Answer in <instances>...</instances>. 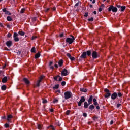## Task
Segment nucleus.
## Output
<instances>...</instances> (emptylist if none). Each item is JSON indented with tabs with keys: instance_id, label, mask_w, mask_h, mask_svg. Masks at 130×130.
Returning a JSON list of instances; mask_svg holds the SVG:
<instances>
[{
	"instance_id": "nucleus-1",
	"label": "nucleus",
	"mask_w": 130,
	"mask_h": 130,
	"mask_svg": "<svg viewBox=\"0 0 130 130\" xmlns=\"http://www.w3.org/2000/svg\"><path fill=\"white\" fill-rule=\"evenodd\" d=\"M86 101V99H85V97L81 96L80 101L78 102V106H81L82 103L84 102V108H88V102H85Z\"/></svg>"
},
{
	"instance_id": "nucleus-2",
	"label": "nucleus",
	"mask_w": 130,
	"mask_h": 130,
	"mask_svg": "<svg viewBox=\"0 0 130 130\" xmlns=\"http://www.w3.org/2000/svg\"><path fill=\"white\" fill-rule=\"evenodd\" d=\"M64 95L66 100H68V99H70V98L73 97V93L70 91L65 92Z\"/></svg>"
},
{
	"instance_id": "nucleus-3",
	"label": "nucleus",
	"mask_w": 130,
	"mask_h": 130,
	"mask_svg": "<svg viewBox=\"0 0 130 130\" xmlns=\"http://www.w3.org/2000/svg\"><path fill=\"white\" fill-rule=\"evenodd\" d=\"M71 37H72V38H67L66 39V42L67 43H69V44H72V43H73V42H74V41H75V37H74V36L71 35Z\"/></svg>"
},
{
	"instance_id": "nucleus-4",
	"label": "nucleus",
	"mask_w": 130,
	"mask_h": 130,
	"mask_svg": "<svg viewBox=\"0 0 130 130\" xmlns=\"http://www.w3.org/2000/svg\"><path fill=\"white\" fill-rule=\"evenodd\" d=\"M111 11L113 13H116L117 12V8L113 6V5H111L109 8H108V11L109 12H111Z\"/></svg>"
},
{
	"instance_id": "nucleus-5",
	"label": "nucleus",
	"mask_w": 130,
	"mask_h": 130,
	"mask_svg": "<svg viewBox=\"0 0 130 130\" xmlns=\"http://www.w3.org/2000/svg\"><path fill=\"white\" fill-rule=\"evenodd\" d=\"M104 92L106 93V94L104 95L105 98H108V97H110L111 95V93H110L109 90L107 88H105L104 89Z\"/></svg>"
},
{
	"instance_id": "nucleus-6",
	"label": "nucleus",
	"mask_w": 130,
	"mask_h": 130,
	"mask_svg": "<svg viewBox=\"0 0 130 130\" xmlns=\"http://www.w3.org/2000/svg\"><path fill=\"white\" fill-rule=\"evenodd\" d=\"M19 35L17 32H14L13 35L14 40L15 42H18L20 39H19Z\"/></svg>"
},
{
	"instance_id": "nucleus-7",
	"label": "nucleus",
	"mask_w": 130,
	"mask_h": 130,
	"mask_svg": "<svg viewBox=\"0 0 130 130\" xmlns=\"http://www.w3.org/2000/svg\"><path fill=\"white\" fill-rule=\"evenodd\" d=\"M54 80H55V81H58V82H61V81H62V78L59 75H57L54 77Z\"/></svg>"
},
{
	"instance_id": "nucleus-8",
	"label": "nucleus",
	"mask_w": 130,
	"mask_h": 130,
	"mask_svg": "<svg viewBox=\"0 0 130 130\" xmlns=\"http://www.w3.org/2000/svg\"><path fill=\"white\" fill-rule=\"evenodd\" d=\"M43 78H44V76H41L40 77L39 79L37 81V87H39V86H40V83H41V81H42V80H43Z\"/></svg>"
},
{
	"instance_id": "nucleus-9",
	"label": "nucleus",
	"mask_w": 130,
	"mask_h": 130,
	"mask_svg": "<svg viewBox=\"0 0 130 130\" xmlns=\"http://www.w3.org/2000/svg\"><path fill=\"white\" fill-rule=\"evenodd\" d=\"M62 76H68L69 75V72H68V70L67 69H64L61 72Z\"/></svg>"
},
{
	"instance_id": "nucleus-10",
	"label": "nucleus",
	"mask_w": 130,
	"mask_h": 130,
	"mask_svg": "<svg viewBox=\"0 0 130 130\" xmlns=\"http://www.w3.org/2000/svg\"><path fill=\"white\" fill-rule=\"evenodd\" d=\"M92 58L96 59L98 57V54L96 51H93L92 53Z\"/></svg>"
},
{
	"instance_id": "nucleus-11",
	"label": "nucleus",
	"mask_w": 130,
	"mask_h": 130,
	"mask_svg": "<svg viewBox=\"0 0 130 130\" xmlns=\"http://www.w3.org/2000/svg\"><path fill=\"white\" fill-rule=\"evenodd\" d=\"M2 11L4 12V13H5V15H9V16H11V15H12V13H11L10 11H7V8L3 9Z\"/></svg>"
},
{
	"instance_id": "nucleus-12",
	"label": "nucleus",
	"mask_w": 130,
	"mask_h": 130,
	"mask_svg": "<svg viewBox=\"0 0 130 130\" xmlns=\"http://www.w3.org/2000/svg\"><path fill=\"white\" fill-rule=\"evenodd\" d=\"M116 98H117V93H116V92H114L111 95V99L115 100V99H116Z\"/></svg>"
},
{
	"instance_id": "nucleus-13",
	"label": "nucleus",
	"mask_w": 130,
	"mask_h": 130,
	"mask_svg": "<svg viewBox=\"0 0 130 130\" xmlns=\"http://www.w3.org/2000/svg\"><path fill=\"white\" fill-rule=\"evenodd\" d=\"M67 57H68L69 58H70V59H71V60L72 61H74V60H75V57H72V55H71V54L70 53H67Z\"/></svg>"
},
{
	"instance_id": "nucleus-14",
	"label": "nucleus",
	"mask_w": 130,
	"mask_h": 130,
	"mask_svg": "<svg viewBox=\"0 0 130 130\" xmlns=\"http://www.w3.org/2000/svg\"><path fill=\"white\" fill-rule=\"evenodd\" d=\"M6 44L7 46V47H10L12 46V44H13V42L12 41H8L6 42Z\"/></svg>"
},
{
	"instance_id": "nucleus-15",
	"label": "nucleus",
	"mask_w": 130,
	"mask_h": 130,
	"mask_svg": "<svg viewBox=\"0 0 130 130\" xmlns=\"http://www.w3.org/2000/svg\"><path fill=\"white\" fill-rule=\"evenodd\" d=\"M88 104L90 105V104H92L93 103V95H91L88 100Z\"/></svg>"
},
{
	"instance_id": "nucleus-16",
	"label": "nucleus",
	"mask_w": 130,
	"mask_h": 130,
	"mask_svg": "<svg viewBox=\"0 0 130 130\" xmlns=\"http://www.w3.org/2000/svg\"><path fill=\"white\" fill-rule=\"evenodd\" d=\"M80 58H83V59H85V58H87V53L86 52H84L80 56Z\"/></svg>"
},
{
	"instance_id": "nucleus-17",
	"label": "nucleus",
	"mask_w": 130,
	"mask_h": 130,
	"mask_svg": "<svg viewBox=\"0 0 130 130\" xmlns=\"http://www.w3.org/2000/svg\"><path fill=\"white\" fill-rule=\"evenodd\" d=\"M7 81L8 78L7 77V76L4 77L2 80V83H7Z\"/></svg>"
},
{
	"instance_id": "nucleus-18",
	"label": "nucleus",
	"mask_w": 130,
	"mask_h": 130,
	"mask_svg": "<svg viewBox=\"0 0 130 130\" xmlns=\"http://www.w3.org/2000/svg\"><path fill=\"white\" fill-rule=\"evenodd\" d=\"M23 81L26 85H29L30 84V81L27 78H24Z\"/></svg>"
},
{
	"instance_id": "nucleus-19",
	"label": "nucleus",
	"mask_w": 130,
	"mask_h": 130,
	"mask_svg": "<svg viewBox=\"0 0 130 130\" xmlns=\"http://www.w3.org/2000/svg\"><path fill=\"white\" fill-rule=\"evenodd\" d=\"M62 64H63V59H61L58 62V65L60 67H62Z\"/></svg>"
},
{
	"instance_id": "nucleus-20",
	"label": "nucleus",
	"mask_w": 130,
	"mask_h": 130,
	"mask_svg": "<svg viewBox=\"0 0 130 130\" xmlns=\"http://www.w3.org/2000/svg\"><path fill=\"white\" fill-rule=\"evenodd\" d=\"M37 126H38V129L39 130L42 129V128L43 127V125H42V124H38Z\"/></svg>"
},
{
	"instance_id": "nucleus-21",
	"label": "nucleus",
	"mask_w": 130,
	"mask_h": 130,
	"mask_svg": "<svg viewBox=\"0 0 130 130\" xmlns=\"http://www.w3.org/2000/svg\"><path fill=\"white\" fill-rule=\"evenodd\" d=\"M39 57H40V53L38 52L37 54H36L35 56V58L37 59L39 58Z\"/></svg>"
},
{
	"instance_id": "nucleus-22",
	"label": "nucleus",
	"mask_w": 130,
	"mask_h": 130,
	"mask_svg": "<svg viewBox=\"0 0 130 130\" xmlns=\"http://www.w3.org/2000/svg\"><path fill=\"white\" fill-rule=\"evenodd\" d=\"M89 108L90 109V110H93V109H95V107L94 106V105H91L89 107Z\"/></svg>"
},
{
	"instance_id": "nucleus-23",
	"label": "nucleus",
	"mask_w": 130,
	"mask_h": 130,
	"mask_svg": "<svg viewBox=\"0 0 130 130\" xmlns=\"http://www.w3.org/2000/svg\"><path fill=\"white\" fill-rule=\"evenodd\" d=\"M1 89L3 91H6V90L7 89V86H6V85H3L1 87Z\"/></svg>"
},
{
	"instance_id": "nucleus-24",
	"label": "nucleus",
	"mask_w": 130,
	"mask_h": 130,
	"mask_svg": "<svg viewBox=\"0 0 130 130\" xmlns=\"http://www.w3.org/2000/svg\"><path fill=\"white\" fill-rule=\"evenodd\" d=\"M10 118H13V115H8V116H7V120H8V121H10Z\"/></svg>"
},
{
	"instance_id": "nucleus-25",
	"label": "nucleus",
	"mask_w": 130,
	"mask_h": 130,
	"mask_svg": "<svg viewBox=\"0 0 130 130\" xmlns=\"http://www.w3.org/2000/svg\"><path fill=\"white\" fill-rule=\"evenodd\" d=\"M18 34L21 35V36H24V35H25V32L22 31H20L18 32Z\"/></svg>"
},
{
	"instance_id": "nucleus-26",
	"label": "nucleus",
	"mask_w": 130,
	"mask_h": 130,
	"mask_svg": "<svg viewBox=\"0 0 130 130\" xmlns=\"http://www.w3.org/2000/svg\"><path fill=\"white\" fill-rule=\"evenodd\" d=\"M7 21H9V22H11V21L13 20V19H12V17H11V16H8L7 17Z\"/></svg>"
},
{
	"instance_id": "nucleus-27",
	"label": "nucleus",
	"mask_w": 130,
	"mask_h": 130,
	"mask_svg": "<svg viewBox=\"0 0 130 130\" xmlns=\"http://www.w3.org/2000/svg\"><path fill=\"white\" fill-rule=\"evenodd\" d=\"M80 91L81 92H84V93H86V92H87V89L82 88H80Z\"/></svg>"
},
{
	"instance_id": "nucleus-28",
	"label": "nucleus",
	"mask_w": 130,
	"mask_h": 130,
	"mask_svg": "<svg viewBox=\"0 0 130 130\" xmlns=\"http://www.w3.org/2000/svg\"><path fill=\"white\" fill-rule=\"evenodd\" d=\"M126 7L125 6H121V12H124V10H125Z\"/></svg>"
},
{
	"instance_id": "nucleus-29",
	"label": "nucleus",
	"mask_w": 130,
	"mask_h": 130,
	"mask_svg": "<svg viewBox=\"0 0 130 130\" xmlns=\"http://www.w3.org/2000/svg\"><path fill=\"white\" fill-rule=\"evenodd\" d=\"M86 54L88 56H90V55H91V51L90 50L87 51Z\"/></svg>"
},
{
	"instance_id": "nucleus-30",
	"label": "nucleus",
	"mask_w": 130,
	"mask_h": 130,
	"mask_svg": "<svg viewBox=\"0 0 130 130\" xmlns=\"http://www.w3.org/2000/svg\"><path fill=\"white\" fill-rule=\"evenodd\" d=\"M25 11H26V8L21 9L20 11V14H23V13H25Z\"/></svg>"
},
{
	"instance_id": "nucleus-31",
	"label": "nucleus",
	"mask_w": 130,
	"mask_h": 130,
	"mask_svg": "<svg viewBox=\"0 0 130 130\" xmlns=\"http://www.w3.org/2000/svg\"><path fill=\"white\" fill-rule=\"evenodd\" d=\"M79 5H82V2L79 1L78 3H77L76 4H75V7H78L79 6Z\"/></svg>"
},
{
	"instance_id": "nucleus-32",
	"label": "nucleus",
	"mask_w": 130,
	"mask_h": 130,
	"mask_svg": "<svg viewBox=\"0 0 130 130\" xmlns=\"http://www.w3.org/2000/svg\"><path fill=\"white\" fill-rule=\"evenodd\" d=\"M36 51V49H35V47H32L31 49V52H34L35 53Z\"/></svg>"
},
{
	"instance_id": "nucleus-33",
	"label": "nucleus",
	"mask_w": 130,
	"mask_h": 130,
	"mask_svg": "<svg viewBox=\"0 0 130 130\" xmlns=\"http://www.w3.org/2000/svg\"><path fill=\"white\" fill-rule=\"evenodd\" d=\"M58 88H59V85L57 84L54 86L53 89H58Z\"/></svg>"
},
{
	"instance_id": "nucleus-34",
	"label": "nucleus",
	"mask_w": 130,
	"mask_h": 130,
	"mask_svg": "<svg viewBox=\"0 0 130 130\" xmlns=\"http://www.w3.org/2000/svg\"><path fill=\"white\" fill-rule=\"evenodd\" d=\"M37 38V36H32L31 37V40H35Z\"/></svg>"
},
{
	"instance_id": "nucleus-35",
	"label": "nucleus",
	"mask_w": 130,
	"mask_h": 130,
	"mask_svg": "<svg viewBox=\"0 0 130 130\" xmlns=\"http://www.w3.org/2000/svg\"><path fill=\"white\" fill-rule=\"evenodd\" d=\"M88 21H89V22H93V21H94V18L93 17L89 18L88 19Z\"/></svg>"
},
{
	"instance_id": "nucleus-36",
	"label": "nucleus",
	"mask_w": 130,
	"mask_h": 130,
	"mask_svg": "<svg viewBox=\"0 0 130 130\" xmlns=\"http://www.w3.org/2000/svg\"><path fill=\"white\" fill-rule=\"evenodd\" d=\"M57 102H58V100L56 99H54L53 103H57Z\"/></svg>"
},
{
	"instance_id": "nucleus-37",
	"label": "nucleus",
	"mask_w": 130,
	"mask_h": 130,
	"mask_svg": "<svg viewBox=\"0 0 130 130\" xmlns=\"http://www.w3.org/2000/svg\"><path fill=\"white\" fill-rule=\"evenodd\" d=\"M70 113H71L70 110H67L66 111V115H70Z\"/></svg>"
},
{
	"instance_id": "nucleus-38",
	"label": "nucleus",
	"mask_w": 130,
	"mask_h": 130,
	"mask_svg": "<svg viewBox=\"0 0 130 130\" xmlns=\"http://www.w3.org/2000/svg\"><path fill=\"white\" fill-rule=\"evenodd\" d=\"M42 103L45 104V103H47V100L45 99H43Z\"/></svg>"
},
{
	"instance_id": "nucleus-39",
	"label": "nucleus",
	"mask_w": 130,
	"mask_h": 130,
	"mask_svg": "<svg viewBox=\"0 0 130 130\" xmlns=\"http://www.w3.org/2000/svg\"><path fill=\"white\" fill-rule=\"evenodd\" d=\"M117 96H118V97H122V94L121 92H119L118 93Z\"/></svg>"
},
{
	"instance_id": "nucleus-40",
	"label": "nucleus",
	"mask_w": 130,
	"mask_h": 130,
	"mask_svg": "<svg viewBox=\"0 0 130 130\" xmlns=\"http://www.w3.org/2000/svg\"><path fill=\"white\" fill-rule=\"evenodd\" d=\"M10 126V125L8 123H6L5 124V127L6 128H8V127H9Z\"/></svg>"
},
{
	"instance_id": "nucleus-41",
	"label": "nucleus",
	"mask_w": 130,
	"mask_h": 130,
	"mask_svg": "<svg viewBox=\"0 0 130 130\" xmlns=\"http://www.w3.org/2000/svg\"><path fill=\"white\" fill-rule=\"evenodd\" d=\"M61 86H66V81H62L61 82Z\"/></svg>"
},
{
	"instance_id": "nucleus-42",
	"label": "nucleus",
	"mask_w": 130,
	"mask_h": 130,
	"mask_svg": "<svg viewBox=\"0 0 130 130\" xmlns=\"http://www.w3.org/2000/svg\"><path fill=\"white\" fill-rule=\"evenodd\" d=\"M105 6L104 5V4H101V6L100 8H102V9H104Z\"/></svg>"
},
{
	"instance_id": "nucleus-43",
	"label": "nucleus",
	"mask_w": 130,
	"mask_h": 130,
	"mask_svg": "<svg viewBox=\"0 0 130 130\" xmlns=\"http://www.w3.org/2000/svg\"><path fill=\"white\" fill-rule=\"evenodd\" d=\"M11 36H12V34H11V33H8L7 35V37H8V38H10Z\"/></svg>"
},
{
	"instance_id": "nucleus-44",
	"label": "nucleus",
	"mask_w": 130,
	"mask_h": 130,
	"mask_svg": "<svg viewBox=\"0 0 130 130\" xmlns=\"http://www.w3.org/2000/svg\"><path fill=\"white\" fill-rule=\"evenodd\" d=\"M83 116H84V117H87V113H83Z\"/></svg>"
},
{
	"instance_id": "nucleus-45",
	"label": "nucleus",
	"mask_w": 130,
	"mask_h": 130,
	"mask_svg": "<svg viewBox=\"0 0 130 130\" xmlns=\"http://www.w3.org/2000/svg\"><path fill=\"white\" fill-rule=\"evenodd\" d=\"M88 15H89V13L88 12L85 13V14L84 15V16L85 17H88Z\"/></svg>"
},
{
	"instance_id": "nucleus-46",
	"label": "nucleus",
	"mask_w": 130,
	"mask_h": 130,
	"mask_svg": "<svg viewBox=\"0 0 130 130\" xmlns=\"http://www.w3.org/2000/svg\"><path fill=\"white\" fill-rule=\"evenodd\" d=\"M102 10H103V9H102V8H101V7H100L99 8V12H102Z\"/></svg>"
},
{
	"instance_id": "nucleus-47",
	"label": "nucleus",
	"mask_w": 130,
	"mask_h": 130,
	"mask_svg": "<svg viewBox=\"0 0 130 130\" xmlns=\"http://www.w3.org/2000/svg\"><path fill=\"white\" fill-rule=\"evenodd\" d=\"M120 106H121V104H117V108H118L119 107H120Z\"/></svg>"
},
{
	"instance_id": "nucleus-48",
	"label": "nucleus",
	"mask_w": 130,
	"mask_h": 130,
	"mask_svg": "<svg viewBox=\"0 0 130 130\" xmlns=\"http://www.w3.org/2000/svg\"><path fill=\"white\" fill-rule=\"evenodd\" d=\"M93 104H94V105L97 106V105H98V102H94L93 103Z\"/></svg>"
},
{
	"instance_id": "nucleus-49",
	"label": "nucleus",
	"mask_w": 130,
	"mask_h": 130,
	"mask_svg": "<svg viewBox=\"0 0 130 130\" xmlns=\"http://www.w3.org/2000/svg\"><path fill=\"white\" fill-rule=\"evenodd\" d=\"M50 127H51V128H52V130H55V129H54V127L53 126H52V125H51L50 126Z\"/></svg>"
},
{
	"instance_id": "nucleus-50",
	"label": "nucleus",
	"mask_w": 130,
	"mask_h": 130,
	"mask_svg": "<svg viewBox=\"0 0 130 130\" xmlns=\"http://www.w3.org/2000/svg\"><path fill=\"white\" fill-rule=\"evenodd\" d=\"M92 100H93V103L94 102H97V100L96 99H92Z\"/></svg>"
},
{
	"instance_id": "nucleus-51",
	"label": "nucleus",
	"mask_w": 130,
	"mask_h": 130,
	"mask_svg": "<svg viewBox=\"0 0 130 130\" xmlns=\"http://www.w3.org/2000/svg\"><path fill=\"white\" fill-rule=\"evenodd\" d=\"M110 124L111 125H112V124H113V120H111V121H110Z\"/></svg>"
},
{
	"instance_id": "nucleus-52",
	"label": "nucleus",
	"mask_w": 130,
	"mask_h": 130,
	"mask_svg": "<svg viewBox=\"0 0 130 130\" xmlns=\"http://www.w3.org/2000/svg\"><path fill=\"white\" fill-rule=\"evenodd\" d=\"M63 33H62V34H60V35H59V36H60V37H63Z\"/></svg>"
},
{
	"instance_id": "nucleus-53",
	"label": "nucleus",
	"mask_w": 130,
	"mask_h": 130,
	"mask_svg": "<svg viewBox=\"0 0 130 130\" xmlns=\"http://www.w3.org/2000/svg\"><path fill=\"white\" fill-rule=\"evenodd\" d=\"M52 10L53 11H55V10H56V8H55V7H53V8H52Z\"/></svg>"
},
{
	"instance_id": "nucleus-54",
	"label": "nucleus",
	"mask_w": 130,
	"mask_h": 130,
	"mask_svg": "<svg viewBox=\"0 0 130 130\" xmlns=\"http://www.w3.org/2000/svg\"><path fill=\"white\" fill-rule=\"evenodd\" d=\"M96 109L99 110V109H100V107H99V106H97L96 107Z\"/></svg>"
},
{
	"instance_id": "nucleus-55",
	"label": "nucleus",
	"mask_w": 130,
	"mask_h": 130,
	"mask_svg": "<svg viewBox=\"0 0 130 130\" xmlns=\"http://www.w3.org/2000/svg\"><path fill=\"white\" fill-rule=\"evenodd\" d=\"M93 14L94 15H96L97 14V12L96 11H93Z\"/></svg>"
},
{
	"instance_id": "nucleus-56",
	"label": "nucleus",
	"mask_w": 130,
	"mask_h": 130,
	"mask_svg": "<svg viewBox=\"0 0 130 130\" xmlns=\"http://www.w3.org/2000/svg\"><path fill=\"white\" fill-rule=\"evenodd\" d=\"M50 68L51 69V70H53V69H54V67L53 66H51Z\"/></svg>"
},
{
	"instance_id": "nucleus-57",
	"label": "nucleus",
	"mask_w": 130,
	"mask_h": 130,
	"mask_svg": "<svg viewBox=\"0 0 130 130\" xmlns=\"http://www.w3.org/2000/svg\"><path fill=\"white\" fill-rule=\"evenodd\" d=\"M50 112H53V109H50Z\"/></svg>"
},
{
	"instance_id": "nucleus-58",
	"label": "nucleus",
	"mask_w": 130,
	"mask_h": 130,
	"mask_svg": "<svg viewBox=\"0 0 130 130\" xmlns=\"http://www.w3.org/2000/svg\"><path fill=\"white\" fill-rule=\"evenodd\" d=\"M117 7L118 8H121V6H120V5H117Z\"/></svg>"
},
{
	"instance_id": "nucleus-59",
	"label": "nucleus",
	"mask_w": 130,
	"mask_h": 130,
	"mask_svg": "<svg viewBox=\"0 0 130 130\" xmlns=\"http://www.w3.org/2000/svg\"><path fill=\"white\" fill-rule=\"evenodd\" d=\"M3 75V71H0V76H2Z\"/></svg>"
},
{
	"instance_id": "nucleus-60",
	"label": "nucleus",
	"mask_w": 130,
	"mask_h": 130,
	"mask_svg": "<svg viewBox=\"0 0 130 130\" xmlns=\"http://www.w3.org/2000/svg\"><path fill=\"white\" fill-rule=\"evenodd\" d=\"M54 67L55 68H58V66L56 64L54 65Z\"/></svg>"
},
{
	"instance_id": "nucleus-61",
	"label": "nucleus",
	"mask_w": 130,
	"mask_h": 130,
	"mask_svg": "<svg viewBox=\"0 0 130 130\" xmlns=\"http://www.w3.org/2000/svg\"><path fill=\"white\" fill-rule=\"evenodd\" d=\"M96 3V0H93L92 4H95Z\"/></svg>"
},
{
	"instance_id": "nucleus-62",
	"label": "nucleus",
	"mask_w": 130,
	"mask_h": 130,
	"mask_svg": "<svg viewBox=\"0 0 130 130\" xmlns=\"http://www.w3.org/2000/svg\"><path fill=\"white\" fill-rule=\"evenodd\" d=\"M49 10V8H47L45 10V12H48V10Z\"/></svg>"
},
{
	"instance_id": "nucleus-63",
	"label": "nucleus",
	"mask_w": 130,
	"mask_h": 130,
	"mask_svg": "<svg viewBox=\"0 0 130 130\" xmlns=\"http://www.w3.org/2000/svg\"><path fill=\"white\" fill-rule=\"evenodd\" d=\"M5 50H7V51L10 50H9L8 48H7V47L5 48Z\"/></svg>"
},
{
	"instance_id": "nucleus-64",
	"label": "nucleus",
	"mask_w": 130,
	"mask_h": 130,
	"mask_svg": "<svg viewBox=\"0 0 130 130\" xmlns=\"http://www.w3.org/2000/svg\"><path fill=\"white\" fill-rule=\"evenodd\" d=\"M90 8H91V9L93 8V5H90Z\"/></svg>"
}]
</instances>
